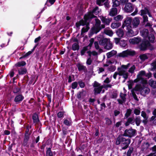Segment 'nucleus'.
I'll list each match as a JSON object with an SVG mask.
<instances>
[{"instance_id": "obj_1", "label": "nucleus", "mask_w": 156, "mask_h": 156, "mask_svg": "<svg viewBox=\"0 0 156 156\" xmlns=\"http://www.w3.org/2000/svg\"><path fill=\"white\" fill-rule=\"evenodd\" d=\"M142 84V85H136L134 89V90L135 91H139L142 95L145 96L149 93L150 89L146 86L147 84Z\"/></svg>"}, {"instance_id": "obj_2", "label": "nucleus", "mask_w": 156, "mask_h": 156, "mask_svg": "<svg viewBox=\"0 0 156 156\" xmlns=\"http://www.w3.org/2000/svg\"><path fill=\"white\" fill-rule=\"evenodd\" d=\"M97 38L98 41H100L99 42L100 44L104 46L105 49L109 50L112 48V44L111 42L109 39L104 38L100 40L99 37H98Z\"/></svg>"}, {"instance_id": "obj_3", "label": "nucleus", "mask_w": 156, "mask_h": 156, "mask_svg": "<svg viewBox=\"0 0 156 156\" xmlns=\"http://www.w3.org/2000/svg\"><path fill=\"white\" fill-rule=\"evenodd\" d=\"M130 64L128 63L127 65H122L120 68H118L119 75L122 76L125 79H126L128 76V73L126 70L129 67Z\"/></svg>"}, {"instance_id": "obj_4", "label": "nucleus", "mask_w": 156, "mask_h": 156, "mask_svg": "<svg viewBox=\"0 0 156 156\" xmlns=\"http://www.w3.org/2000/svg\"><path fill=\"white\" fill-rule=\"evenodd\" d=\"M145 72L144 71H141L140 72L137 76V78L134 80V82L136 83L138 82H141L143 84H147V80L144 77L145 76Z\"/></svg>"}, {"instance_id": "obj_5", "label": "nucleus", "mask_w": 156, "mask_h": 156, "mask_svg": "<svg viewBox=\"0 0 156 156\" xmlns=\"http://www.w3.org/2000/svg\"><path fill=\"white\" fill-rule=\"evenodd\" d=\"M88 20H89L86 19L84 16V20H81L80 21L79 23H76V27H79L80 25L83 26L85 25H86L85 27L82 28L81 30L82 34L87 32L89 29V27H88L89 23L87 22Z\"/></svg>"}, {"instance_id": "obj_6", "label": "nucleus", "mask_w": 156, "mask_h": 156, "mask_svg": "<svg viewBox=\"0 0 156 156\" xmlns=\"http://www.w3.org/2000/svg\"><path fill=\"white\" fill-rule=\"evenodd\" d=\"M95 21V24L94 27L92 28V30L93 33L96 34L101 29L104 28L105 26L103 24L101 25V21L99 20L96 18Z\"/></svg>"}, {"instance_id": "obj_7", "label": "nucleus", "mask_w": 156, "mask_h": 156, "mask_svg": "<svg viewBox=\"0 0 156 156\" xmlns=\"http://www.w3.org/2000/svg\"><path fill=\"white\" fill-rule=\"evenodd\" d=\"M100 11V10L99 9L98 7H96L91 12H89L87 14H86L84 16V17L87 20H89L93 18H95L96 17L94 16L93 14L95 15L98 14Z\"/></svg>"}, {"instance_id": "obj_8", "label": "nucleus", "mask_w": 156, "mask_h": 156, "mask_svg": "<svg viewBox=\"0 0 156 156\" xmlns=\"http://www.w3.org/2000/svg\"><path fill=\"white\" fill-rule=\"evenodd\" d=\"M134 51L131 49H127L119 53L118 56L119 57H125L128 55H133L135 54Z\"/></svg>"}, {"instance_id": "obj_9", "label": "nucleus", "mask_w": 156, "mask_h": 156, "mask_svg": "<svg viewBox=\"0 0 156 156\" xmlns=\"http://www.w3.org/2000/svg\"><path fill=\"white\" fill-rule=\"evenodd\" d=\"M94 87H95L94 89L95 94H99L103 88V86L100 85L99 83L96 82H94Z\"/></svg>"}, {"instance_id": "obj_10", "label": "nucleus", "mask_w": 156, "mask_h": 156, "mask_svg": "<svg viewBox=\"0 0 156 156\" xmlns=\"http://www.w3.org/2000/svg\"><path fill=\"white\" fill-rule=\"evenodd\" d=\"M136 133V131L135 129H126L125 131L123 136H134L135 135Z\"/></svg>"}, {"instance_id": "obj_11", "label": "nucleus", "mask_w": 156, "mask_h": 156, "mask_svg": "<svg viewBox=\"0 0 156 156\" xmlns=\"http://www.w3.org/2000/svg\"><path fill=\"white\" fill-rule=\"evenodd\" d=\"M130 143V140L129 139H126L122 137V149L125 150L128 147Z\"/></svg>"}, {"instance_id": "obj_12", "label": "nucleus", "mask_w": 156, "mask_h": 156, "mask_svg": "<svg viewBox=\"0 0 156 156\" xmlns=\"http://www.w3.org/2000/svg\"><path fill=\"white\" fill-rule=\"evenodd\" d=\"M132 22V19L130 17H127L126 18L122 24V27L123 28L125 26H126L127 28L130 27V24Z\"/></svg>"}, {"instance_id": "obj_13", "label": "nucleus", "mask_w": 156, "mask_h": 156, "mask_svg": "<svg viewBox=\"0 0 156 156\" xmlns=\"http://www.w3.org/2000/svg\"><path fill=\"white\" fill-rule=\"evenodd\" d=\"M133 9V7L130 3L126 4L124 8V11L127 12H131Z\"/></svg>"}, {"instance_id": "obj_14", "label": "nucleus", "mask_w": 156, "mask_h": 156, "mask_svg": "<svg viewBox=\"0 0 156 156\" xmlns=\"http://www.w3.org/2000/svg\"><path fill=\"white\" fill-rule=\"evenodd\" d=\"M141 41L139 37H134L131 38L129 40V42L131 44H136L139 43Z\"/></svg>"}, {"instance_id": "obj_15", "label": "nucleus", "mask_w": 156, "mask_h": 156, "mask_svg": "<svg viewBox=\"0 0 156 156\" xmlns=\"http://www.w3.org/2000/svg\"><path fill=\"white\" fill-rule=\"evenodd\" d=\"M24 98V97L22 95H18L15 97L14 101L16 104H19L22 101Z\"/></svg>"}, {"instance_id": "obj_16", "label": "nucleus", "mask_w": 156, "mask_h": 156, "mask_svg": "<svg viewBox=\"0 0 156 156\" xmlns=\"http://www.w3.org/2000/svg\"><path fill=\"white\" fill-rule=\"evenodd\" d=\"M100 18L102 23L107 25H109L111 20L109 18H106L103 16H100Z\"/></svg>"}, {"instance_id": "obj_17", "label": "nucleus", "mask_w": 156, "mask_h": 156, "mask_svg": "<svg viewBox=\"0 0 156 156\" xmlns=\"http://www.w3.org/2000/svg\"><path fill=\"white\" fill-rule=\"evenodd\" d=\"M128 32L131 36H134L136 35L138 33V31H136L134 32L132 29L131 27L127 28Z\"/></svg>"}, {"instance_id": "obj_18", "label": "nucleus", "mask_w": 156, "mask_h": 156, "mask_svg": "<svg viewBox=\"0 0 156 156\" xmlns=\"http://www.w3.org/2000/svg\"><path fill=\"white\" fill-rule=\"evenodd\" d=\"M118 10L115 8H112L109 12V15L111 16H113L117 14Z\"/></svg>"}, {"instance_id": "obj_19", "label": "nucleus", "mask_w": 156, "mask_h": 156, "mask_svg": "<svg viewBox=\"0 0 156 156\" xmlns=\"http://www.w3.org/2000/svg\"><path fill=\"white\" fill-rule=\"evenodd\" d=\"M140 20L139 19L137 18H135L133 21H132V23L133 25V27L134 28H136L140 23Z\"/></svg>"}, {"instance_id": "obj_20", "label": "nucleus", "mask_w": 156, "mask_h": 156, "mask_svg": "<svg viewBox=\"0 0 156 156\" xmlns=\"http://www.w3.org/2000/svg\"><path fill=\"white\" fill-rule=\"evenodd\" d=\"M126 94H123L122 93H120V97L121 98V100L118 99L117 101L120 104H122L123 102L126 101L125 97Z\"/></svg>"}, {"instance_id": "obj_21", "label": "nucleus", "mask_w": 156, "mask_h": 156, "mask_svg": "<svg viewBox=\"0 0 156 156\" xmlns=\"http://www.w3.org/2000/svg\"><path fill=\"white\" fill-rule=\"evenodd\" d=\"M149 45L148 42H144L141 44L140 47V49L142 50H146L147 47Z\"/></svg>"}, {"instance_id": "obj_22", "label": "nucleus", "mask_w": 156, "mask_h": 156, "mask_svg": "<svg viewBox=\"0 0 156 156\" xmlns=\"http://www.w3.org/2000/svg\"><path fill=\"white\" fill-rule=\"evenodd\" d=\"M18 72L19 75H24L26 73L27 70L25 68H21L18 69Z\"/></svg>"}, {"instance_id": "obj_23", "label": "nucleus", "mask_w": 156, "mask_h": 156, "mask_svg": "<svg viewBox=\"0 0 156 156\" xmlns=\"http://www.w3.org/2000/svg\"><path fill=\"white\" fill-rule=\"evenodd\" d=\"M149 85L153 88H156V81L151 79L149 81Z\"/></svg>"}, {"instance_id": "obj_24", "label": "nucleus", "mask_w": 156, "mask_h": 156, "mask_svg": "<svg viewBox=\"0 0 156 156\" xmlns=\"http://www.w3.org/2000/svg\"><path fill=\"white\" fill-rule=\"evenodd\" d=\"M149 10L146 8H144V9H141L140 11V15L141 16H145L148 12Z\"/></svg>"}, {"instance_id": "obj_25", "label": "nucleus", "mask_w": 156, "mask_h": 156, "mask_svg": "<svg viewBox=\"0 0 156 156\" xmlns=\"http://www.w3.org/2000/svg\"><path fill=\"white\" fill-rule=\"evenodd\" d=\"M141 35L143 37L145 38L147 36L148 30L147 29H144L140 32Z\"/></svg>"}, {"instance_id": "obj_26", "label": "nucleus", "mask_w": 156, "mask_h": 156, "mask_svg": "<svg viewBox=\"0 0 156 156\" xmlns=\"http://www.w3.org/2000/svg\"><path fill=\"white\" fill-rule=\"evenodd\" d=\"M116 53L117 51H116L113 50L107 53V56L108 58H109L116 55Z\"/></svg>"}, {"instance_id": "obj_27", "label": "nucleus", "mask_w": 156, "mask_h": 156, "mask_svg": "<svg viewBox=\"0 0 156 156\" xmlns=\"http://www.w3.org/2000/svg\"><path fill=\"white\" fill-rule=\"evenodd\" d=\"M104 33L106 35H107L110 37L112 36L113 34V33L112 30L105 29L104 30Z\"/></svg>"}, {"instance_id": "obj_28", "label": "nucleus", "mask_w": 156, "mask_h": 156, "mask_svg": "<svg viewBox=\"0 0 156 156\" xmlns=\"http://www.w3.org/2000/svg\"><path fill=\"white\" fill-rule=\"evenodd\" d=\"M121 23H112L111 27L112 29L116 28L121 26Z\"/></svg>"}, {"instance_id": "obj_29", "label": "nucleus", "mask_w": 156, "mask_h": 156, "mask_svg": "<svg viewBox=\"0 0 156 156\" xmlns=\"http://www.w3.org/2000/svg\"><path fill=\"white\" fill-rule=\"evenodd\" d=\"M116 33L117 35L120 37H122L123 36L124 34V32L123 30L121 29H119L116 31Z\"/></svg>"}, {"instance_id": "obj_30", "label": "nucleus", "mask_w": 156, "mask_h": 156, "mask_svg": "<svg viewBox=\"0 0 156 156\" xmlns=\"http://www.w3.org/2000/svg\"><path fill=\"white\" fill-rule=\"evenodd\" d=\"M79 49V46L77 43H75L73 44L72 49L73 50H78Z\"/></svg>"}, {"instance_id": "obj_31", "label": "nucleus", "mask_w": 156, "mask_h": 156, "mask_svg": "<svg viewBox=\"0 0 156 156\" xmlns=\"http://www.w3.org/2000/svg\"><path fill=\"white\" fill-rule=\"evenodd\" d=\"M32 119L34 123H37L39 121L38 115L36 114H34L33 115L32 117Z\"/></svg>"}, {"instance_id": "obj_32", "label": "nucleus", "mask_w": 156, "mask_h": 156, "mask_svg": "<svg viewBox=\"0 0 156 156\" xmlns=\"http://www.w3.org/2000/svg\"><path fill=\"white\" fill-rule=\"evenodd\" d=\"M78 70L80 71L81 70H85L86 69V67L82 65L79 64L77 65Z\"/></svg>"}, {"instance_id": "obj_33", "label": "nucleus", "mask_w": 156, "mask_h": 156, "mask_svg": "<svg viewBox=\"0 0 156 156\" xmlns=\"http://www.w3.org/2000/svg\"><path fill=\"white\" fill-rule=\"evenodd\" d=\"M26 64V63L24 61L20 62L15 64V66L16 67H20L21 66H24Z\"/></svg>"}, {"instance_id": "obj_34", "label": "nucleus", "mask_w": 156, "mask_h": 156, "mask_svg": "<svg viewBox=\"0 0 156 156\" xmlns=\"http://www.w3.org/2000/svg\"><path fill=\"white\" fill-rule=\"evenodd\" d=\"M119 44L120 46L122 47H125L127 45L126 41L123 40L120 41Z\"/></svg>"}, {"instance_id": "obj_35", "label": "nucleus", "mask_w": 156, "mask_h": 156, "mask_svg": "<svg viewBox=\"0 0 156 156\" xmlns=\"http://www.w3.org/2000/svg\"><path fill=\"white\" fill-rule=\"evenodd\" d=\"M123 18L122 16L118 15L114 18V20L116 21H121Z\"/></svg>"}, {"instance_id": "obj_36", "label": "nucleus", "mask_w": 156, "mask_h": 156, "mask_svg": "<svg viewBox=\"0 0 156 156\" xmlns=\"http://www.w3.org/2000/svg\"><path fill=\"white\" fill-rule=\"evenodd\" d=\"M132 110L131 109H127L126 112L125 114V119L127 118L131 114Z\"/></svg>"}, {"instance_id": "obj_37", "label": "nucleus", "mask_w": 156, "mask_h": 156, "mask_svg": "<svg viewBox=\"0 0 156 156\" xmlns=\"http://www.w3.org/2000/svg\"><path fill=\"white\" fill-rule=\"evenodd\" d=\"M71 123V121L70 119H65L64 121V124L66 126L70 125Z\"/></svg>"}, {"instance_id": "obj_38", "label": "nucleus", "mask_w": 156, "mask_h": 156, "mask_svg": "<svg viewBox=\"0 0 156 156\" xmlns=\"http://www.w3.org/2000/svg\"><path fill=\"white\" fill-rule=\"evenodd\" d=\"M135 122L137 126H139L141 122L140 118L139 117H137L135 119Z\"/></svg>"}, {"instance_id": "obj_39", "label": "nucleus", "mask_w": 156, "mask_h": 156, "mask_svg": "<svg viewBox=\"0 0 156 156\" xmlns=\"http://www.w3.org/2000/svg\"><path fill=\"white\" fill-rule=\"evenodd\" d=\"M136 69V67L134 65H133L129 69L128 72L129 73L132 74L134 73V71Z\"/></svg>"}, {"instance_id": "obj_40", "label": "nucleus", "mask_w": 156, "mask_h": 156, "mask_svg": "<svg viewBox=\"0 0 156 156\" xmlns=\"http://www.w3.org/2000/svg\"><path fill=\"white\" fill-rule=\"evenodd\" d=\"M112 1L113 3V7H117L119 4V2L118 0H112Z\"/></svg>"}, {"instance_id": "obj_41", "label": "nucleus", "mask_w": 156, "mask_h": 156, "mask_svg": "<svg viewBox=\"0 0 156 156\" xmlns=\"http://www.w3.org/2000/svg\"><path fill=\"white\" fill-rule=\"evenodd\" d=\"M153 34V33H152ZM148 39L150 41L153 42L154 40V37L153 34L150 35L148 37Z\"/></svg>"}, {"instance_id": "obj_42", "label": "nucleus", "mask_w": 156, "mask_h": 156, "mask_svg": "<svg viewBox=\"0 0 156 156\" xmlns=\"http://www.w3.org/2000/svg\"><path fill=\"white\" fill-rule=\"evenodd\" d=\"M122 137H118L116 139V144L118 145L119 144L121 143H122Z\"/></svg>"}, {"instance_id": "obj_43", "label": "nucleus", "mask_w": 156, "mask_h": 156, "mask_svg": "<svg viewBox=\"0 0 156 156\" xmlns=\"http://www.w3.org/2000/svg\"><path fill=\"white\" fill-rule=\"evenodd\" d=\"M47 156H53V154L51 150V148H48L46 153Z\"/></svg>"}, {"instance_id": "obj_44", "label": "nucleus", "mask_w": 156, "mask_h": 156, "mask_svg": "<svg viewBox=\"0 0 156 156\" xmlns=\"http://www.w3.org/2000/svg\"><path fill=\"white\" fill-rule=\"evenodd\" d=\"M140 59L142 60H145L148 58V57L146 54H143L140 56Z\"/></svg>"}, {"instance_id": "obj_45", "label": "nucleus", "mask_w": 156, "mask_h": 156, "mask_svg": "<svg viewBox=\"0 0 156 156\" xmlns=\"http://www.w3.org/2000/svg\"><path fill=\"white\" fill-rule=\"evenodd\" d=\"M151 65L152 67L151 69V70H153L154 69H156V61L151 63Z\"/></svg>"}, {"instance_id": "obj_46", "label": "nucleus", "mask_w": 156, "mask_h": 156, "mask_svg": "<svg viewBox=\"0 0 156 156\" xmlns=\"http://www.w3.org/2000/svg\"><path fill=\"white\" fill-rule=\"evenodd\" d=\"M134 113L136 115H139L140 113V109L138 108H135L134 109Z\"/></svg>"}, {"instance_id": "obj_47", "label": "nucleus", "mask_w": 156, "mask_h": 156, "mask_svg": "<svg viewBox=\"0 0 156 156\" xmlns=\"http://www.w3.org/2000/svg\"><path fill=\"white\" fill-rule=\"evenodd\" d=\"M141 115L145 119H147V118L146 113L144 111H142L141 113Z\"/></svg>"}, {"instance_id": "obj_48", "label": "nucleus", "mask_w": 156, "mask_h": 156, "mask_svg": "<svg viewBox=\"0 0 156 156\" xmlns=\"http://www.w3.org/2000/svg\"><path fill=\"white\" fill-rule=\"evenodd\" d=\"M105 0H97V3L99 5H102L103 3Z\"/></svg>"}, {"instance_id": "obj_49", "label": "nucleus", "mask_w": 156, "mask_h": 156, "mask_svg": "<svg viewBox=\"0 0 156 156\" xmlns=\"http://www.w3.org/2000/svg\"><path fill=\"white\" fill-rule=\"evenodd\" d=\"M133 151V149L130 148L128 150L127 153V156H131V153Z\"/></svg>"}, {"instance_id": "obj_50", "label": "nucleus", "mask_w": 156, "mask_h": 156, "mask_svg": "<svg viewBox=\"0 0 156 156\" xmlns=\"http://www.w3.org/2000/svg\"><path fill=\"white\" fill-rule=\"evenodd\" d=\"M127 121L129 122L130 124H132L133 125H134V122L133 121V119L132 118H129L128 119Z\"/></svg>"}, {"instance_id": "obj_51", "label": "nucleus", "mask_w": 156, "mask_h": 156, "mask_svg": "<svg viewBox=\"0 0 156 156\" xmlns=\"http://www.w3.org/2000/svg\"><path fill=\"white\" fill-rule=\"evenodd\" d=\"M108 69L109 71L113 72L115 70L116 68L114 66H109L108 67Z\"/></svg>"}, {"instance_id": "obj_52", "label": "nucleus", "mask_w": 156, "mask_h": 156, "mask_svg": "<svg viewBox=\"0 0 156 156\" xmlns=\"http://www.w3.org/2000/svg\"><path fill=\"white\" fill-rule=\"evenodd\" d=\"M64 115V112H60L58 113V118L62 117Z\"/></svg>"}, {"instance_id": "obj_53", "label": "nucleus", "mask_w": 156, "mask_h": 156, "mask_svg": "<svg viewBox=\"0 0 156 156\" xmlns=\"http://www.w3.org/2000/svg\"><path fill=\"white\" fill-rule=\"evenodd\" d=\"M77 86V83L76 82H74L72 83V88L73 89H75Z\"/></svg>"}, {"instance_id": "obj_54", "label": "nucleus", "mask_w": 156, "mask_h": 156, "mask_svg": "<svg viewBox=\"0 0 156 156\" xmlns=\"http://www.w3.org/2000/svg\"><path fill=\"white\" fill-rule=\"evenodd\" d=\"M102 86H103V88H105L107 89L108 87H111L112 86V85L111 84H107L106 85H101Z\"/></svg>"}, {"instance_id": "obj_55", "label": "nucleus", "mask_w": 156, "mask_h": 156, "mask_svg": "<svg viewBox=\"0 0 156 156\" xmlns=\"http://www.w3.org/2000/svg\"><path fill=\"white\" fill-rule=\"evenodd\" d=\"M94 39L93 38H91L90 40V43L89 44L88 46L90 47V48L92 46L93 43L94 42Z\"/></svg>"}, {"instance_id": "obj_56", "label": "nucleus", "mask_w": 156, "mask_h": 156, "mask_svg": "<svg viewBox=\"0 0 156 156\" xmlns=\"http://www.w3.org/2000/svg\"><path fill=\"white\" fill-rule=\"evenodd\" d=\"M143 22H147L148 21V17L147 16H143Z\"/></svg>"}, {"instance_id": "obj_57", "label": "nucleus", "mask_w": 156, "mask_h": 156, "mask_svg": "<svg viewBox=\"0 0 156 156\" xmlns=\"http://www.w3.org/2000/svg\"><path fill=\"white\" fill-rule=\"evenodd\" d=\"M89 55H93L95 56L97 55L98 53L97 52L95 51H93L91 52H88Z\"/></svg>"}, {"instance_id": "obj_58", "label": "nucleus", "mask_w": 156, "mask_h": 156, "mask_svg": "<svg viewBox=\"0 0 156 156\" xmlns=\"http://www.w3.org/2000/svg\"><path fill=\"white\" fill-rule=\"evenodd\" d=\"M94 44L95 48L96 49H99V46L98 42H95L94 43Z\"/></svg>"}, {"instance_id": "obj_59", "label": "nucleus", "mask_w": 156, "mask_h": 156, "mask_svg": "<svg viewBox=\"0 0 156 156\" xmlns=\"http://www.w3.org/2000/svg\"><path fill=\"white\" fill-rule=\"evenodd\" d=\"M55 0H48L47 2V3H46V4H48V2H49V3H50V4H51L50 5H52L54 4V3L55 2Z\"/></svg>"}, {"instance_id": "obj_60", "label": "nucleus", "mask_w": 156, "mask_h": 156, "mask_svg": "<svg viewBox=\"0 0 156 156\" xmlns=\"http://www.w3.org/2000/svg\"><path fill=\"white\" fill-rule=\"evenodd\" d=\"M115 43L116 44H118L119 43V42L120 41L119 40V39L118 38H115L114 39Z\"/></svg>"}, {"instance_id": "obj_61", "label": "nucleus", "mask_w": 156, "mask_h": 156, "mask_svg": "<svg viewBox=\"0 0 156 156\" xmlns=\"http://www.w3.org/2000/svg\"><path fill=\"white\" fill-rule=\"evenodd\" d=\"M92 60L90 58H89L87 60L86 63L88 65H90L91 64Z\"/></svg>"}, {"instance_id": "obj_62", "label": "nucleus", "mask_w": 156, "mask_h": 156, "mask_svg": "<svg viewBox=\"0 0 156 156\" xmlns=\"http://www.w3.org/2000/svg\"><path fill=\"white\" fill-rule=\"evenodd\" d=\"M4 135H8L10 134V132L8 130H5L4 132Z\"/></svg>"}, {"instance_id": "obj_63", "label": "nucleus", "mask_w": 156, "mask_h": 156, "mask_svg": "<svg viewBox=\"0 0 156 156\" xmlns=\"http://www.w3.org/2000/svg\"><path fill=\"white\" fill-rule=\"evenodd\" d=\"M79 84L81 87L83 88L84 87V84L83 82H79Z\"/></svg>"}, {"instance_id": "obj_64", "label": "nucleus", "mask_w": 156, "mask_h": 156, "mask_svg": "<svg viewBox=\"0 0 156 156\" xmlns=\"http://www.w3.org/2000/svg\"><path fill=\"white\" fill-rule=\"evenodd\" d=\"M152 150L153 152H154V153H156V145L154 146L152 148Z\"/></svg>"}]
</instances>
